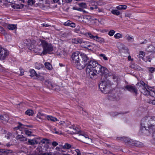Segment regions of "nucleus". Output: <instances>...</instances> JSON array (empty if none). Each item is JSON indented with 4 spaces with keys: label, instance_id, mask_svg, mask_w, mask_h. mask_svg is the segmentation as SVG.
Masks as SVG:
<instances>
[{
    "label": "nucleus",
    "instance_id": "obj_26",
    "mask_svg": "<svg viewBox=\"0 0 155 155\" xmlns=\"http://www.w3.org/2000/svg\"><path fill=\"white\" fill-rule=\"evenodd\" d=\"M146 51L149 52L155 53V47L152 45H150L146 49Z\"/></svg>",
    "mask_w": 155,
    "mask_h": 155
},
{
    "label": "nucleus",
    "instance_id": "obj_17",
    "mask_svg": "<svg viewBox=\"0 0 155 155\" xmlns=\"http://www.w3.org/2000/svg\"><path fill=\"white\" fill-rule=\"evenodd\" d=\"M49 128L50 129V131L52 132V133H55L59 135H61L62 134L61 131H57L55 128L54 127H52L50 126H49Z\"/></svg>",
    "mask_w": 155,
    "mask_h": 155
},
{
    "label": "nucleus",
    "instance_id": "obj_10",
    "mask_svg": "<svg viewBox=\"0 0 155 155\" xmlns=\"http://www.w3.org/2000/svg\"><path fill=\"white\" fill-rule=\"evenodd\" d=\"M98 74H99L101 76L104 75L108 72V70L107 68L103 67L101 65V67L98 68L97 69Z\"/></svg>",
    "mask_w": 155,
    "mask_h": 155
},
{
    "label": "nucleus",
    "instance_id": "obj_45",
    "mask_svg": "<svg viewBox=\"0 0 155 155\" xmlns=\"http://www.w3.org/2000/svg\"><path fill=\"white\" fill-rule=\"evenodd\" d=\"M49 120L51 121L54 122L58 120L56 118L53 117L49 115Z\"/></svg>",
    "mask_w": 155,
    "mask_h": 155
},
{
    "label": "nucleus",
    "instance_id": "obj_2",
    "mask_svg": "<svg viewBox=\"0 0 155 155\" xmlns=\"http://www.w3.org/2000/svg\"><path fill=\"white\" fill-rule=\"evenodd\" d=\"M136 86L138 88L140 91L144 95L155 96V90H153L152 87H149L143 81H140L137 83Z\"/></svg>",
    "mask_w": 155,
    "mask_h": 155
},
{
    "label": "nucleus",
    "instance_id": "obj_25",
    "mask_svg": "<svg viewBox=\"0 0 155 155\" xmlns=\"http://www.w3.org/2000/svg\"><path fill=\"white\" fill-rule=\"evenodd\" d=\"M94 40L100 43L104 42V40L103 38L97 35L96 36Z\"/></svg>",
    "mask_w": 155,
    "mask_h": 155
},
{
    "label": "nucleus",
    "instance_id": "obj_63",
    "mask_svg": "<svg viewBox=\"0 0 155 155\" xmlns=\"http://www.w3.org/2000/svg\"><path fill=\"white\" fill-rule=\"evenodd\" d=\"M12 134L11 133H8L5 135V137L7 139H9Z\"/></svg>",
    "mask_w": 155,
    "mask_h": 155
},
{
    "label": "nucleus",
    "instance_id": "obj_64",
    "mask_svg": "<svg viewBox=\"0 0 155 155\" xmlns=\"http://www.w3.org/2000/svg\"><path fill=\"white\" fill-rule=\"evenodd\" d=\"M96 5H103V2L101 1H99L96 2H95Z\"/></svg>",
    "mask_w": 155,
    "mask_h": 155
},
{
    "label": "nucleus",
    "instance_id": "obj_3",
    "mask_svg": "<svg viewBox=\"0 0 155 155\" xmlns=\"http://www.w3.org/2000/svg\"><path fill=\"white\" fill-rule=\"evenodd\" d=\"M71 58L73 64L78 69L81 70V54L76 51L72 54Z\"/></svg>",
    "mask_w": 155,
    "mask_h": 155
},
{
    "label": "nucleus",
    "instance_id": "obj_34",
    "mask_svg": "<svg viewBox=\"0 0 155 155\" xmlns=\"http://www.w3.org/2000/svg\"><path fill=\"white\" fill-rule=\"evenodd\" d=\"M78 5L80 7V8H81L82 10L83 9L86 8L87 7L86 3L84 2L79 3L78 4Z\"/></svg>",
    "mask_w": 155,
    "mask_h": 155
},
{
    "label": "nucleus",
    "instance_id": "obj_32",
    "mask_svg": "<svg viewBox=\"0 0 155 155\" xmlns=\"http://www.w3.org/2000/svg\"><path fill=\"white\" fill-rule=\"evenodd\" d=\"M28 142L29 144L32 145H34L38 144V142L35 139H33L32 140L28 139Z\"/></svg>",
    "mask_w": 155,
    "mask_h": 155
},
{
    "label": "nucleus",
    "instance_id": "obj_23",
    "mask_svg": "<svg viewBox=\"0 0 155 155\" xmlns=\"http://www.w3.org/2000/svg\"><path fill=\"white\" fill-rule=\"evenodd\" d=\"M11 6L14 9H16L22 8L23 7L24 5H23L21 4L18 5L15 4H11Z\"/></svg>",
    "mask_w": 155,
    "mask_h": 155
},
{
    "label": "nucleus",
    "instance_id": "obj_35",
    "mask_svg": "<svg viewBox=\"0 0 155 155\" xmlns=\"http://www.w3.org/2000/svg\"><path fill=\"white\" fill-rule=\"evenodd\" d=\"M125 38L126 40L129 41H133L134 40V38L133 36H130L128 34L126 35Z\"/></svg>",
    "mask_w": 155,
    "mask_h": 155
},
{
    "label": "nucleus",
    "instance_id": "obj_15",
    "mask_svg": "<svg viewBox=\"0 0 155 155\" xmlns=\"http://www.w3.org/2000/svg\"><path fill=\"white\" fill-rule=\"evenodd\" d=\"M0 119L3 123L7 122L9 120L8 116L6 114H4L0 116Z\"/></svg>",
    "mask_w": 155,
    "mask_h": 155
},
{
    "label": "nucleus",
    "instance_id": "obj_39",
    "mask_svg": "<svg viewBox=\"0 0 155 155\" xmlns=\"http://www.w3.org/2000/svg\"><path fill=\"white\" fill-rule=\"evenodd\" d=\"M111 12L113 14L116 15H119L120 13V12L117 10H112Z\"/></svg>",
    "mask_w": 155,
    "mask_h": 155
},
{
    "label": "nucleus",
    "instance_id": "obj_60",
    "mask_svg": "<svg viewBox=\"0 0 155 155\" xmlns=\"http://www.w3.org/2000/svg\"><path fill=\"white\" fill-rule=\"evenodd\" d=\"M100 56L102 57L105 60H108L107 58L105 56V55L104 54H101L100 55Z\"/></svg>",
    "mask_w": 155,
    "mask_h": 155
},
{
    "label": "nucleus",
    "instance_id": "obj_46",
    "mask_svg": "<svg viewBox=\"0 0 155 155\" xmlns=\"http://www.w3.org/2000/svg\"><path fill=\"white\" fill-rule=\"evenodd\" d=\"M49 155H63V153H61L59 152L55 151L54 153L51 152L49 153Z\"/></svg>",
    "mask_w": 155,
    "mask_h": 155
},
{
    "label": "nucleus",
    "instance_id": "obj_57",
    "mask_svg": "<svg viewBox=\"0 0 155 155\" xmlns=\"http://www.w3.org/2000/svg\"><path fill=\"white\" fill-rule=\"evenodd\" d=\"M42 114L41 113H38L36 116V117L37 118V119L38 118V119L41 120Z\"/></svg>",
    "mask_w": 155,
    "mask_h": 155
},
{
    "label": "nucleus",
    "instance_id": "obj_22",
    "mask_svg": "<svg viewBox=\"0 0 155 155\" xmlns=\"http://www.w3.org/2000/svg\"><path fill=\"white\" fill-rule=\"evenodd\" d=\"M72 43L75 44H81L84 43V41L78 38L72 39Z\"/></svg>",
    "mask_w": 155,
    "mask_h": 155
},
{
    "label": "nucleus",
    "instance_id": "obj_53",
    "mask_svg": "<svg viewBox=\"0 0 155 155\" xmlns=\"http://www.w3.org/2000/svg\"><path fill=\"white\" fill-rule=\"evenodd\" d=\"M0 33L5 35L6 34L5 30H4L3 27L0 26Z\"/></svg>",
    "mask_w": 155,
    "mask_h": 155
},
{
    "label": "nucleus",
    "instance_id": "obj_11",
    "mask_svg": "<svg viewBox=\"0 0 155 155\" xmlns=\"http://www.w3.org/2000/svg\"><path fill=\"white\" fill-rule=\"evenodd\" d=\"M108 99L111 101H117L119 99L120 97L117 93L114 94L111 93H110L108 94Z\"/></svg>",
    "mask_w": 155,
    "mask_h": 155
},
{
    "label": "nucleus",
    "instance_id": "obj_28",
    "mask_svg": "<svg viewBox=\"0 0 155 155\" xmlns=\"http://www.w3.org/2000/svg\"><path fill=\"white\" fill-rule=\"evenodd\" d=\"M7 28L9 30H13L17 28V25L13 24H9L7 26Z\"/></svg>",
    "mask_w": 155,
    "mask_h": 155
},
{
    "label": "nucleus",
    "instance_id": "obj_24",
    "mask_svg": "<svg viewBox=\"0 0 155 155\" xmlns=\"http://www.w3.org/2000/svg\"><path fill=\"white\" fill-rule=\"evenodd\" d=\"M62 148L64 149L68 150L71 148H74L71 145L68 143H65L64 145L62 146Z\"/></svg>",
    "mask_w": 155,
    "mask_h": 155
},
{
    "label": "nucleus",
    "instance_id": "obj_58",
    "mask_svg": "<svg viewBox=\"0 0 155 155\" xmlns=\"http://www.w3.org/2000/svg\"><path fill=\"white\" fill-rule=\"evenodd\" d=\"M119 114L116 112H112L111 114V115L113 117H115L118 115Z\"/></svg>",
    "mask_w": 155,
    "mask_h": 155
},
{
    "label": "nucleus",
    "instance_id": "obj_33",
    "mask_svg": "<svg viewBox=\"0 0 155 155\" xmlns=\"http://www.w3.org/2000/svg\"><path fill=\"white\" fill-rule=\"evenodd\" d=\"M107 86L106 83L103 81H102L99 85V87L100 89H103L104 90L106 88Z\"/></svg>",
    "mask_w": 155,
    "mask_h": 155
},
{
    "label": "nucleus",
    "instance_id": "obj_52",
    "mask_svg": "<svg viewBox=\"0 0 155 155\" xmlns=\"http://www.w3.org/2000/svg\"><path fill=\"white\" fill-rule=\"evenodd\" d=\"M115 33V31L113 30H110L108 32V34L110 36H113Z\"/></svg>",
    "mask_w": 155,
    "mask_h": 155
},
{
    "label": "nucleus",
    "instance_id": "obj_50",
    "mask_svg": "<svg viewBox=\"0 0 155 155\" xmlns=\"http://www.w3.org/2000/svg\"><path fill=\"white\" fill-rule=\"evenodd\" d=\"M145 55V53L143 51H140V52L139 56V58H142Z\"/></svg>",
    "mask_w": 155,
    "mask_h": 155
},
{
    "label": "nucleus",
    "instance_id": "obj_61",
    "mask_svg": "<svg viewBox=\"0 0 155 155\" xmlns=\"http://www.w3.org/2000/svg\"><path fill=\"white\" fill-rule=\"evenodd\" d=\"M65 126H64L65 127H68L71 124V123L68 121H65Z\"/></svg>",
    "mask_w": 155,
    "mask_h": 155
},
{
    "label": "nucleus",
    "instance_id": "obj_55",
    "mask_svg": "<svg viewBox=\"0 0 155 155\" xmlns=\"http://www.w3.org/2000/svg\"><path fill=\"white\" fill-rule=\"evenodd\" d=\"M41 143L43 144L48 143V140L47 139H43L41 141Z\"/></svg>",
    "mask_w": 155,
    "mask_h": 155
},
{
    "label": "nucleus",
    "instance_id": "obj_54",
    "mask_svg": "<svg viewBox=\"0 0 155 155\" xmlns=\"http://www.w3.org/2000/svg\"><path fill=\"white\" fill-rule=\"evenodd\" d=\"M74 10H76L78 11H79L80 12L82 11V8H80V7H74L72 8Z\"/></svg>",
    "mask_w": 155,
    "mask_h": 155
},
{
    "label": "nucleus",
    "instance_id": "obj_20",
    "mask_svg": "<svg viewBox=\"0 0 155 155\" xmlns=\"http://www.w3.org/2000/svg\"><path fill=\"white\" fill-rule=\"evenodd\" d=\"M25 126L24 125L20 123H19V125L17 127L15 128V129L16 130V133L18 134L19 131L23 130L25 128Z\"/></svg>",
    "mask_w": 155,
    "mask_h": 155
},
{
    "label": "nucleus",
    "instance_id": "obj_62",
    "mask_svg": "<svg viewBox=\"0 0 155 155\" xmlns=\"http://www.w3.org/2000/svg\"><path fill=\"white\" fill-rule=\"evenodd\" d=\"M3 152L9 154L10 153H11L12 152V151L10 150H4Z\"/></svg>",
    "mask_w": 155,
    "mask_h": 155
},
{
    "label": "nucleus",
    "instance_id": "obj_31",
    "mask_svg": "<svg viewBox=\"0 0 155 155\" xmlns=\"http://www.w3.org/2000/svg\"><path fill=\"white\" fill-rule=\"evenodd\" d=\"M85 36L88 38H90V39H93L94 40L96 36L94 35L90 32H87V33H85Z\"/></svg>",
    "mask_w": 155,
    "mask_h": 155
},
{
    "label": "nucleus",
    "instance_id": "obj_18",
    "mask_svg": "<svg viewBox=\"0 0 155 155\" xmlns=\"http://www.w3.org/2000/svg\"><path fill=\"white\" fill-rule=\"evenodd\" d=\"M64 25L65 26H70L72 28H75L76 26L75 23L69 20L64 22Z\"/></svg>",
    "mask_w": 155,
    "mask_h": 155
},
{
    "label": "nucleus",
    "instance_id": "obj_27",
    "mask_svg": "<svg viewBox=\"0 0 155 155\" xmlns=\"http://www.w3.org/2000/svg\"><path fill=\"white\" fill-rule=\"evenodd\" d=\"M91 6L90 7V9L91 10H94L95 9V10L97 9V5L96 4L95 2L94 1H92L90 4Z\"/></svg>",
    "mask_w": 155,
    "mask_h": 155
},
{
    "label": "nucleus",
    "instance_id": "obj_37",
    "mask_svg": "<svg viewBox=\"0 0 155 155\" xmlns=\"http://www.w3.org/2000/svg\"><path fill=\"white\" fill-rule=\"evenodd\" d=\"M152 143L155 146V131H154L152 134V138L151 140Z\"/></svg>",
    "mask_w": 155,
    "mask_h": 155
},
{
    "label": "nucleus",
    "instance_id": "obj_43",
    "mask_svg": "<svg viewBox=\"0 0 155 155\" xmlns=\"http://www.w3.org/2000/svg\"><path fill=\"white\" fill-rule=\"evenodd\" d=\"M42 64L39 63H36L35 65V68L38 70L42 68Z\"/></svg>",
    "mask_w": 155,
    "mask_h": 155
},
{
    "label": "nucleus",
    "instance_id": "obj_13",
    "mask_svg": "<svg viewBox=\"0 0 155 155\" xmlns=\"http://www.w3.org/2000/svg\"><path fill=\"white\" fill-rule=\"evenodd\" d=\"M29 72L30 73V76L31 77H33L35 76L38 79H40L41 80L44 79L43 77H42L40 75L37 74L33 69H30L29 71Z\"/></svg>",
    "mask_w": 155,
    "mask_h": 155
},
{
    "label": "nucleus",
    "instance_id": "obj_42",
    "mask_svg": "<svg viewBox=\"0 0 155 155\" xmlns=\"http://www.w3.org/2000/svg\"><path fill=\"white\" fill-rule=\"evenodd\" d=\"M122 35L119 33H117L115 34L114 35V37L116 39H118L119 38H122Z\"/></svg>",
    "mask_w": 155,
    "mask_h": 155
},
{
    "label": "nucleus",
    "instance_id": "obj_16",
    "mask_svg": "<svg viewBox=\"0 0 155 155\" xmlns=\"http://www.w3.org/2000/svg\"><path fill=\"white\" fill-rule=\"evenodd\" d=\"M119 140L124 141L126 143H128L129 144L131 145L130 142L132 140L130 139L128 137H121L118 138Z\"/></svg>",
    "mask_w": 155,
    "mask_h": 155
},
{
    "label": "nucleus",
    "instance_id": "obj_9",
    "mask_svg": "<svg viewBox=\"0 0 155 155\" xmlns=\"http://www.w3.org/2000/svg\"><path fill=\"white\" fill-rule=\"evenodd\" d=\"M80 136L82 141L83 143L87 144H90L92 143V140L87 135L84 133L81 134Z\"/></svg>",
    "mask_w": 155,
    "mask_h": 155
},
{
    "label": "nucleus",
    "instance_id": "obj_12",
    "mask_svg": "<svg viewBox=\"0 0 155 155\" xmlns=\"http://www.w3.org/2000/svg\"><path fill=\"white\" fill-rule=\"evenodd\" d=\"M124 88L131 92L134 93L136 94H137V88L134 86L131 85H127L124 87Z\"/></svg>",
    "mask_w": 155,
    "mask_h": 155
},
{
    "label": "nucleus",
    "instance_id": "obj_14",
    "mask_svg": "<svg viewBox=\"0 0 155 155\" xmlns=\"http://www.w3.org/2000/svg\"><path fill=\"white\" fill-rule=\"evenodd\" d=\"M131 145L137 147H141L143 145V144L138 141L132 140L130 142Z\"/></svg>",
    "mask_w": 155,
    "mask_h": 155
},
{
    "label": "nucleus",
    "instance_id": "obj_47",
    "mask_svg": "<svg viewBox=\"0 0 155 155\" xmlns=\"http://www.w3.org/2000/svg\"><path fill=\"white\" fill-rule=\"evenodd\" d=\"M41 117V120H45L46 119L48 120V116L45 114H42Z\"/></svg>",
    "mask_w": 155,
    "mask_h": 155
},
{
    "label": "nucleus",
    "instance_id": "obj_1",
    "mask_svg": "<svg viewBox=\"0 0 155 155\" xmlns=\"http://www.w3.org/2000/svg\"><path fill=\"white\" fill-rule=\"evenodd\" d=\"M141 125L140 131L145 134L155 130V117L148 116L143 118L141 121Z\"/></svg>",
    "mask_w": 155,
    "mask_h": 155
},
{
    "label": "nucleus",
    "instance_id": "obj_19",
    "mask_svg": "<svg viewBox=\"0 0 155 155\" xmlns=\"http://www.w3.org/2000/svg\"><path fill=\"white\" fill-rule=\"evenodd\" d=\"M16 139L17 140L23 142L26 141L27 140V138L24 137L23 135L19 134L16 136Z\"/></svg>",
    "mask_w": 155,
    "mask_h": 155
},
{
    "label": "nucleus",
    "instance_id": "obj_30",
    "mask_svg": "<svg viewBox=\"0 0 155 155\" xmlns=\"http://www.w3.org/2000/svg\"><path fill=\"white\" fill-rule=\"evenodd\" d=\"M148 103L150 104L155 105V96H151V97L148 101Z\"/></svg>",
    "mask_w": 155,
    "mask_h": 155
},
{
    "label": "nucleus",
    "instance_id": "obj_21",
    "mask_svg": "<svg viewBox=\"0 0 155 155\" xmlns=\"http://www.w3.org/2000/svg\"><path fill=\"white\" fill-rule=\"evenodd\" d=\"M56 50V48L54 47L51 44H49V54H54Z\"/></svg>",
    "mask_w": 155,
    "mask_h": 155
},
{
    "label": "nucleus",
    "instance_id": "obj_8",
    "mask_svg": "<svg viewBox=\"0 0 155 155\" xmlns=\"http://www.w3.org/2000/svg\"><path fill=\"white\" fill-rule=\"evenodd\" d=\"M8 51L5 48L0 46V60H4L8 55Z\"/></svg>",
    "mask_w": 155,
    "mask_h": 155
},
{
    "label": "nucleus",
    "instance_id": "obj_48",
    "mask_svg": "<svg viewBox=\"0 0 155 155\" xmlns=\"http://www.w3.org/2000/svg\"><path fill=\"white\" fill-rule=\"evenodd\" d=\"M73 129L75 131V133L79 134L81 133V130L75 127H73Z\"/></svg>",
    "mask_w": 155,
    "mask_h": 155
},
{
    "label": "nucleus",
    "instance_id": "obj_38",
    "mask_svg": "<svg viewBox=\"0 0 155 155\" xmlns=\"http://www.w3.org/2000/svg\"><path fill=\"white\" fill-rule=\"evenodd\" d=\"M33 114V111L31 110H28L25 112V114L29 116H32Z\"/></svg>",
    "mask_w": 155,
    "mask_h": 155
},
{
    "label": "nucleus",
    "instance_id": "obj_40",
    "mask_svg": "<svg viewBox=\"0 0 155 155\" xmlns=\"http://www.w3.org/2000/svg\"><path fill=\"white\" fill-rule=\"evenodd\" d=\"M147 69L149 71L150 73H153L155 71V68L153 67H148Z\"/></svg>",
    "mask_w": 155,
    "mask_h": 155
},
{
    "label": "nucleus",
    "instance_id": "obj_4",
    "mask_svg": "<svg viewBox=\"0 0 155 155\" xmlns=\"http://www.w3.org/2000/svg\"><path fill=\"white\" fill-rule=\"evenodd\" d=\"M39 45H41L43 48V51L40 54L41 55L46 54L48 52V45L45 41L40 40L38 42Z\"/></svg>",
    "mask_w": 155,
    "mask_h": 155
},
{
    "label": "nucleus",
    "instance_id": "obj_51",
    "mask_svg": "<svg viewBox=\"0 0 155 155\" xmlns=\"http://www.w3.org/2000/svg\"><path fill=\"white\" fill-rule=\"evenodd\" d=\"M25 132L26 134L28 136H30L31 135L32 132L29 130H25Z\"/></svg>",
    "mask_w": 155,
    "mask_h": 155
},
{
    "label": "nucleus",
    "instance_id": "obj_5",
    "mask_svg": "<svg viewBox=\"0 0 155 155\" xmlns=\"http://www.w3.org/2000/svg\"><path fill=\"white\" fill-rule=\"evenodd\" d=\"M86 74L91 79H94L97 78L98 72L96 69L94 68H86Z\"/></svg>",
    "mask_w": 155,
    "mask_h": 155
},
{
    "label": "nucleus",
    "instance_id": "obj_56",
    "mask_svg": "<svg viewBox=\"0 0 155 155\" xmlns=\"http://www.w3.org/2000/svg\"><path fill=\"white\" fill-rule=\"evenodd\" d=\"M65 121H59L58 124L60 125L65 126Z\"/></svg>",
    "mask_w": 155,
    "mask_h": 155
},
{
    "label": "nucleus",
    "instance_id": "obj_36",
    "mask_svg": "<svg viewBox=\"0 0 155 155\" xmlns=\"http://www.w3.org/2000/svg\"><path fill=\"white\" fill-rule=\"evenodd\" d=\"M127 6L126 5H119L116 8L117 9L122 10L126 9Z\"/></svg>",
    "mask_w": 155,
    "mask_h": 155
},
{
    "label": "nucleus",
    "instance_id": "obj_41",
    "mask_svg": "<svg viewBox=\"0 0 155 155\" xmlns=\"http://www.w3.org/2000/svg\"><path fill=\"white\" fill-rule=\"evenodd\" d=\"M35 2V0H28L27 2L28 5L31 6L33 5Z\"/></svg>",
    "mask_w": 155,
    "mask_h": 155
},
{
    "label": "nucleus",
    "instance_id": "obj_29",
    "mask_svg": "<svg viewBox=\"0 0 155 155\" xmlns=\"http://www.w3.org/2000/svg\"><path fill=\"white\" fill-rule=\"evenodd\" d=\"M58 143L56 141H50L49 142V145L51 147H52V149H54V147L58 145Z\"/></svg>",
    "mask_w": 155,
    "mask_h": 155
},
{
    "label": "nucleus",
    "instance_id": "obj_6",
    "mask_svg": "<svg viewBox=\"0 0 155 155\" xmlns=\"http://www.w3.org/2000/svg\"><path fill=\"white\" fill-rule=\"evenodd\" d=\"M81 59H82V61H81V70L85 67L89 61H88V58L86 54L83 53H81Z\"/></svg>",
    "mask_w": 155,
    "mask_h": 155
},
{
    "label": "nucleus",
    "instance_id": "obj_44",
    "mask_svg": "<svg viewBox=\"0 0 155 155\" xmlns=\"http://www.w3.org/2000/svg\"><path fill=\"white\" fill-rule=\"evenodd\" d=\"M31 41L30 39H27L24 41V43L26 44L27 46H31Z\"/></svg>",
    "mask_w": 155,
    "mask_h": 155
},
{
    "label": "nucleus",
    "instance_id": "obj_7",
    "mask_svg": "<svg viewBox=\"0 0 155 155\" xmlns=\"http://www.w3.org/2000/svg\"><path fill=\"white\" fill-rule=\"evenodd\" d=\"M101 67V65L93 59L89 61L87 68H94L97 69L98 68Z\"/></svg>",
    "mask_w": 155,
    "mask_h": 155
},
{
    "label": "nucleus",
    "instance_id": "obj_49",
    "mask_svg": "<svg viewBox=\"0 0 155 155\" xmlns=\"http://www.w3.org/2000/svg\"><path fill=\"white\" fill-rule=\"evenodd\" d=\"M78 31H79V32H78V33H79L80 34H81L82 35H85V33H87V32H86L85 31V30L84 29H81L80 30H78Z\"/></svg>",
    "mask_w": 155,
    "mask_h": 155
},
{
    "label": "nucleus",
    "instance_id": "obj_59",
    "mask_svg": "<svg viewBox=\"0 0 155 155\" xmlns=\"http://www.w3.org/2000/svg\"><path fill=\"white\" fill-rule=\"evenodd\" d=\"M19 70L20 71V74L19 75L21 76L23 75L24 74V70L21 68H20Z\"/></svg>",
    "mask_w": 155,
    "mask_h": 155
}]
</instances>
